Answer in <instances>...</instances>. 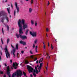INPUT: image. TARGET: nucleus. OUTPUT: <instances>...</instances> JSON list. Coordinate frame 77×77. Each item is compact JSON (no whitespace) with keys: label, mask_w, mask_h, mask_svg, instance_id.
<instances>
[{"label":"nucleus","mask_w":77,"mask_h":77,"mask_svg":"<svg viewBox=\"0 0 77 77\" xmlns=\"http://www.w3.org/2000/svg\"><path fill=\"white\" fill-rule=\"evenodd\" d=\"M35 45L34 43H33V48H34V47H35Z\"/></svg>","instance_id":"c9c22d12"},{"label":"nucleus","mask_w":77,"mask_h":77,"mask_svg":"<svg viewBox=\"0 0 77 77\" xmlns=\"http://www.w3.org/2000/svg\"><path fill=\"white\" fill-rule=\"evenodd\" d=\"M37 69V67H36V66H35V69L36 70L35 71H36Z\"/></svg>","instance_id":"58836bf2"},{"label":"nucleus","mask_w":77,"mask_h":77,"mask_svg":"<svg viewBox=\"0 0 77 77\" xmlns=\"http://www.w3.org/2000/svg\"><path fill=\"white\" fill-rule=\"evenodd\" d=\"M44 49H45V45H44Z\"/></svg>","instance_id":"680f3d73"},{"label":"nucleus","mask_w":77,"mask_h":77,"mask_svg":"<svg viewBox=\"0 0 77 77\" xmlns=\"http://www.w3.org/2000/svg\"><path fill=\"white\" fill-rule=\"evenodd\" d=\"M1 42H2V44L3 45V44H4V42H3V40L2 38H1Z\"/></svg>","instance_id":"a878e982"},{"label":"nucleus","mask_w":77,"mask_h":77,"mask_svg":"<svg viewBox=\"0 0 77 77\" xmlns=\"http://www.w3.org/2000/svg\"><path fill=\"white\" fill-rule=\"evenodd\" d=\"M2 60V57L1 55H0V61H1V60Z\"/></svg>","instance_id":"79ce46f5"},{"label":"nucleus","mask_w":77,"mask_h":77,"mask_svg":"<svg viewBox=\"0 0 77 77\" xmlns=\"http://www.w3.org/2000/svg\"><path fill=\"white\" fill-rule=\"evenodd\" d=\"M18 26L19 27V35L18 34H16V36H17V38H19L20 37V38H21L22 39L24 40V39H27V37L26 35H22V33H23V30H25L26 29H27L28 27L27 24L26 23L25 24V20L22 19V20L20 19L18 22Z\"/></svg>","instance_id":"f257e3e1"},{"label":"nucleus","mask_w":77,"mask_h":77,"mask_svg":"<svg viewBox=\"0 0 77 77\" xmlns=\"http://www.w3.org/2000/svg\"><path fill=\"white\" fill-rule=\"evenodd\" d=\"M43 65V63H40V66L38 67V69H41V68Z\"/></svg>","instance_id":"9b49d317"},{"label":"nucleus","mask_w":77,"mask_h":77,"mask_svg":"<svg viewBox=\"0 0 77 77\" xmlns=\"http://www.w3.org/2000/svg\"><path fill=\"white\" fill-rule=\"evenodd\" d=\"M33 75L34 76V77H36V75L35 73H34V72H33Z\"/></svg>","instance_id":"aec40b11"},{"label":"nucleus","mask_w":77,"mask_h":77,"mask_svg":"<svg viewBox=\"0 0 77 77\" xmlns=\"http://www.w3.org/2000/svg\"><path fill=\"white\" fill-rule=\"evenodd\" d=\"M49 5H50V2H49L48 1V6H49Z\"/></svg>","instance_id":"a19ab883"},{"label":"nucleus","mask_w":77,"mask_h":77,"mask_svg":"<svg viewBox=\"0 0 77 77\" xmlns=\"http://www.w3.org/2000/svg\"><path fill=\"white\" fill-rule=\"evenodd\" d=\"M38 41L37 39H36V40H35V44H36V42H37Z\"/></svg>","instance_id":"5701e85b"},{"label":"nucleus","mask_w":77,"mask_h":77,"mask_svg":"<svg viewBox=\"0 0 77 77\" xmlns=\"http://www.w3.org/2000/svg\"><path fill=\"white\" fill-rule=\"evenodd\" d=\"M30 76L31 77H33V76H32V74H30Z\"/></svg>","instance_id":"09e8293b"},{"label":"nucleus","mask_w":77,"mask_h":77,"mask_svg":"<svg viewBox=\"0 0 77 77\" xmlns=\"http://www.w3.org/2000/svg\"><path fill=\"white\" fill-rule=\"evenodd\" d=\"M37 59H38L37 58H35L34 60V61H36V60H37Z\"/></svg>","instance_id":"c756f323"},{"label":"nucleus","mask_w":77,"mask_h":77,"mask_svg":"<svg viewBox=\"0 0 77 77\" xmlns=\"http://www.w3.org/2000/svg\"><path fill=\"white\" fill-rule=\"evenodd\" d=\"M7 75H8L9 77H11V76L10 75V69L9 66H8L7 67Z\"/></svg>","instance_id":"423d86ee"},{"label":"nucleus","mask_w":77,"mask_h":77,"mask_svg":"<svg viewBox=\"0 0 77 77\" xmlns=\"http://www.w3.org/2000/svg\"><path fill=\"white\" fill-rule=\"evenodd\" d=\"M15 51H16V49L15 48H14V49L13 50V53H15Z\"/></svg>","instance_id":"4be33fe9"},{"label":"nucleus","mask_w":77,"mask_h":77,"mask_svg":"<svg viewBox=\"0 0 77 77\" xmlns=\"http://www.w3.org/2000/svg\"><path fill=\"white\" fill-rule=\"evenodd\" d=\"M16 48L17 50H18V44H16Z\"/></svg>","instance_id":"4468645a"},{"label":"nucleus","mask_w":77,"mask_h":77,"mask_svg":"<svg viewBox=\"0 0 77 77\" xmlns=\"http://www.w3.org/2000/svg\"><path fill=\"white\" fill-rule=\"evenodd\" d=\"M41 60H39V63H41Z\"/></svg>","instance_id":"4d7b16f0"},{"label":"nucleus","mask_w":77,"mask_h":77,"mask_svg":"<svg viewBox=\"0 0 77 77\" xmlns=\"http://www.w3.org/2000/svg\"><path fill=\"white\" fill-rule=\"evenodd\" d=\"M18 63H17L16 62H15V63H13V67H14V69H17V66H18Z\"/></svg>","instance_id":"6e6552de"},{"label":"nucleus","mask_w":77,"mask_h":77,"mask_svg":"<svg viewBox=\"0 0 77 77\" xmlns=\"http://www.w3.org/2000/svg\"><path fill=\"white\" fill-rule=\"evenodd\" d=\"M12 60H10V63H12Z\"/></svg>","instance_id":"c03bdc74"},{"label":"nucleus","mask_w":77,"mask_h":77,"mask_svg":"<svg viewBox=\"0 0 77 77\" xmlns=\"http://www.w3.org/2000/svg\"><path fill=\"white\" fill-rule=\"evenodd\" d=\"M16 12V11H14V16H15Z\"/></svg>","instance_id":"2f4dec72"},{"label":"nucleus","mask_w":77,"mask_h":77,"mask_svg":"<svg viewBox=\"0 0 77 77\" xmlns=\"http://www.w3.org/2000/svg\"><path fill=\"white\" fill-rule=\"evenodd\" d=\"M15 6L16 7V9H17V13H19V8L18 7V5H17V2H16L15 3Z\"/></svg>","instance_id":"1a4fd4ad"},{"label":"nucleus","mask_w":77,"mask_h":77,"mask_svg":"<svg viewBox=\"0 0 77 77\" xmlns=\"http://www.w3.org/2000/svg\"><path fill=\"white\" fill-rule=\"evenodd\" d=\"M38 60H37V61H36L37 64H38Z\"/></svg>","instance_id":"8fccbe9b"},{"label":"nucleus","mask_w":77,"mask_h":77,"mask_svg":"<svg viewBox=\"0 0 77 77\" xmlns=\"http://www.w3.org/2000/svg\"><path fill=\"white\" fill-rule=\"evenodd\" d=\"M33 3V0H31V3L32 4Z\"/></svg>","instance_id":"cd10ccee"},{"label":"nucleus","mask_w":77,"mask_h":77,"mask_svg":"<svg viewBox=\"0 0 77 77\" xmlns=\"http://www.w3.org/2000/svg\"><path fill=\"white\" fill-rule=\"evenodd\" d=\"M47 59H48L49 60H50V56H49V55H48V57H47Z\"/></svg>","instance_id":"6ab92c4d"},{"label":"nucleus","mask_w":77,"mask_h":77,"mask_svg":"<svg viewBox=\"0 0 77 77\" xmlns=\"http://www.w3.org/2000/svg\"><path fill=\"white\" fill-rule=\"evenodd\" d=\"M18 54H19V53H17V58H18Z\"/></svg>","instance_id":"603ef678"},{"label":"nucleus","mask_w":77,"mask_h":77,"mask_svg":"<svg viewBox=\"0 0 77 77\" xmlns=\"http://www.w3.org/2000/svg\"><path fill=\"white\" fill-rule=\"evenodd\" d=\"M29 63V61H28L27 60H26V61H25V64H28V63Z\"/></svg>","instance_id":"f3484780"},{"label":"nucleus","mask_w":77,"mask_h":77,"mask_svg":"<svg viewBox=\"0 0 77 77\" xmlns=\"http://www.w3.org/2000/svg\"><path fill=\"white\" fill-rule=\"evenodd\" d=\"M30 34L31 36H32V37H36V32H35V31L33 32L32 31H30Z\"/></svg>","instance_id":"0eeeda50"},{"label":"nucleus","mask_w":77,"mask_h":77,"mask_svg":"<svg viewBox=\"0 0 77 77\" xmlns=\"http://www.w3.org/2000/svg\"><path fill=\"white\" fill-rule=\"evenodd\" d=\"M11 47H12V48H14V47L13 46H12V45H11Z\"/></svg>","instance_id":"5fc2aeb1"},{"label":"nucleus","mask_w":77,"mask_h":77,"mask_svg":"<svg viewBox=\"0 0 77 77\" xmlns=\"http://www.w3.org/2000/svg\"><path fill=\"white\" fill-rule=\"evenodd\" d=\"M14 73H13L12 75V77H14Z\"/></svg>","instance_id":"ea45409f"},{"label":"nucleus","mask_w":77,"mask_h":77,"mask_svg":"<svg viewBox=\"0 0 77 77\" xmlns=\"http://www.w3.org/2000/svg\"><path fill=\"white\" fill-rule=\"evenodd\" d=\"M29 0H25L26 2H28Z\"/></svg>","instance_id":"69168bd1"},{"label":"nucleus","mask_w":77,"mask_h":77,"mask_svg":"<svg viewBox=\"0 0 77 77\" xmlns=\"http://www.w3.org/2000/svg\"><path fill=\"white\" fill-rule=\"evenodd\" d=\"M2 33H3V34L4 35V31L3 28H2Z\"/></svg>","instance_id":"bb28decb"},{"label":"nucleus","mask_w":77,"mask_h":77,"mask_svg":"<svg viewBox=\"0 0 77 77\" xmlns=\"http://www.w3.org/2000/svg\"><path fill=\"white\" fill-rule=\"evenodd\" d=\"M7 30L8 31H9V27L8 26H7Z\"/></svg>","instance_id":"393cba45"},{"label":"nucleus","mask_w":77,"mask_h":77,"mask_svg":"<svg viewBox=\"0 0 77 77\" xmlns=\"http://www.w3.org/2000/svg\"><path fill=\"white\" fill-rule=\"evenodd\" d=\"M46 31H47V32H48V28L47 29H46Z\"/></svg>","instance_id":"de8ad7c7"},{"label":"nucleus","mask_w":77,"mask_h":77,"mask_svg":"<svg viewBox=\"0 0 77 77\" xmlns=\"http://www.w3.org/2000/svg\"><path fill=\"white\" fill-rule=\"evenodd\" d=\"M7 11H8V14H10V8H7Z\"/></svg>","instance_id":"dca6fc26"},{"label":"nucleus","mask_w":77,"mask_h":77,"mask_svg":"<svg viewBox=\"0 0 77 77\" xmlns=\"http://www.w3.org/2000/svg\"><path fill=\"white\" fill-rule=\"evenodd\" d=\"M48 47H49V46H50L49 42H48Z\"/></svg>","instance_id":"13d9d810"},{"label":"nucleus","mask_w":77,"mask_h":77,"mask_svg":"<svg viewBox=\"0 0 77 77\" xmlns=\"http://www.w3.org/2000/svg\"><path fill=\"white\" fill-rule=\"evenodd\" d=\"M35 72H36V74H38V70L37 69V68L36 69V71H35Z\"/></svg>","instance_id":"b1692460"},{"label":"nucleus","mask_w":77,"mask_h":77,"mask_svg":"<svg viewBox=\"0 0 77 77\" xmlns=\"http://www.w3.org/2000/svg\"><path fill=\"white\" fill-rule=\"evenodd\" d=\"M48 63H47V67H46V71H48Z\"/></svg>","instance_id":"c85d7f7f"},{"label":"nucleus","mask_w":77,"mask_h":77,"mask_svg":"<svg viewBox=\"0 0 77 77\" xmlns=\"http://www.w3.org/2000/svg\"><path fill=\"white\" fill-rule=\"evenodd\" d=\"M16 74L17 77H21L23 75V73L20 70H17Z\"/></svg>","instance_id":"20e7f679"},{"label":"nucleus","mask_w":77,"mask_h":77,"mask_svg":"<svg viewBox=\"0 0 77 77\" xmlns=\"http://www.w3.org/2000/svg\"><path fill=\"white\" fill-rule=\"evenodd\" d=\"M46 54L47 55H48V53H46Z\"/></svg>","instance_id":"338daca9"},{"label":"nucleus","mask_w":77,"mask_h":77,"mask_svg":"<svg viewBox=\"0 0 77 77\" xmlns=\"http://www.w3.org/2000/svg\"><path fill=\"white\" fill-rule=\"evenodd\" d=\"M39 71V72H40V68H39V69H38Z\"/></svg>","instance_id":"052dcab7"},{"label":"nucleus","mask_w":77,"mask_h":77,"mask_svg":"<svg viewBox=\"0 0 77 77\" xmlns=\"http://www.w3.org/2000/svg\"><path fill=\"white\" fill-rule=\"evenodd\" d=\"M37 24H38L37 23H36V22H35V26H37Z\"/></svg>","instance_id":"f704fd0d"},{"label":"nucleus","mask_w":77,"mask_h":77,"mask_svg":"<svg viewBox=\"0 0 77 77\" xmlns=\"http://www.w3.org/2000/svg\"><path fill=\"white\" fill-rule=\"evenodd\" d=\"M5 54L6 56V57L7 59H8L9 57V58H10L11 57V56L10 55V54L8 51V47L7 46H6L5 48Z\"/></svg>","instance_id":"7ed1b4c3"},{"label":"nucleus","mask_w":77,"mask_h":77,"mask_svg":"<svg viewBox=\"0 0 77 77\" xmlns=\"http://www.w3.org/2000/svg\"><path fill=\"white\" fill-rule=\"evenodd\" d=\"M1 16H3V17L1 19V22H2V23H4V20L5 19V18L7 23H8V17H7V14L5 12H4L3 11H2L1 13L0 12V18H1Z\"/></svg>","instance_id":"f03ea898"},{"label":"nucleus","mask_w":77,"mask_h":77,"mask_svg":"<svg viewBox=\"0 0 77 77\" xmlns=\"http://www.w3.org/2000/svg\"><path fill=\"white\" fill-rule=\"evenodd\" d=\"M4 77H6V75H5L4 76Z\"/></svg>","instance_id":"e2e57ef3"},{"label":"nucleus","mask_w":77,"mask_h":77,"mask_svg":"<svg viewBox=\"0 0 77 77\" xmlns=\"http://www.w3.org/2000/svg\"><path fill=\"white\" fill-rule=\"evenodd\" d=\"M11 7L12 9H13V6H12V3H11Z\"/></svg>","instance_id":"4c0bfd02"},{"label":"nucleus","mask_w":77,"mask_h":77,"mask_svg":"<svg viewBox=\"0 0 77 77\" xmlns=\"http://www.w3.org/2000/svg\"><path fill=\"white\" fill-rule=\"evenodd\" d=\"M31 24L32 25H33L34 24V21L32 20H31Z\"/></svg>","instance_id":"412c9836"},{"label":"nucleus","mask_w":77,"mask_h":77,"mask_svg":"<svg viewBox=\"0 0 77 77\" xmlns=\"http://www.w3.org/2000/svg\"><path fill=\"white\" fill-rule=\"evenodd\" d=\"M29 30L28 29H27L26 30V31L25 32V35H28V33L29 32Z\"/></svg>","instance_id":"ddd939ff"},{"label":"nucleus","mask_w":77,"mask_h":77,"mask_svg":"<svg viewBox=\"0 0 77 77\" xmlns=\"http://www.w3.org/2000/svg\"><path fill=\"white\" fill-rule=\"evenodd\" d=\"M51 48H52V50H53V49L54 48V46H52V45H51Z\"/></svg>","instance_id":"72a5a7b5"},{"label":"nucleus","mask_w":77,"mask_h":77,"mask_svg":"<svg viewBox=\"0 0 77 77\" xmlns=\"http://www.w3.org/2000/svg\"><path fill=\"white\" fill-rule=\"evenodd\" d=\"M16 72H15L14 73V77H16Z\"/></svg>","instance_id":"3c124183"},{"label":"nucleus","mask_w":77,"mask_h":77,"mask_svg":"<svg viewBox=\"0 0 77 77\" xmlns=\"http://www.w3.org/2000/svg\"><path fill=\"white\" fill-rule=\"evenodd\" d=\"M35 51H36V53H37V49H36V48H35Z\"/></svg>","instance_id":"bf43d9fd"},{"label":"nucleus","mask_w":77,"mask_h":77,"mask_svg":"<svg viewBox=\"0 0 77 77\" xmlns=\"http://www.w3.org/2000/svg\"><path fill=\"white\" fill-rule=\"evenodd\" d=\"M37 67H38L39 65H38V64H37Z\"/></svg>","instance_id":"0e129e2a"},{"label":"nucleus","mask_w":77,"mask_h":77,"mask_svg":"<svg viewBox=\"0 0 77 77\" xmlns=\"http://www.w3.org/2000/svg\"><path fill=\"white\" fill-rule=\"evenodd\" d=\"M4 65H5V66H7V64H6V63H5L4 64Z\"/></svg>","instance_id":"49530a36"},{"label":"nucleus","mask_w":77,"mask_h":77,"mask_svg":"<svg viewBox=\"0 0 77 77\" xmlns=\"http://www.w3.org/2000/svg\"><path fill=\"white\" fill-rule=\"evenodd\" d=\"M10 41V39L9 38H7V44H8L9 42Z\"/></svg>","instance_id":"f8f14e48"},{"label":"nucleus","mask_w":77,"mask_h":77,"mask_svg":"<svg viewBox=\"0 0 77 77\" xmlns=\"http://www.w3.org/2000/svg\"><path fill=\"white\" fill-rule=\"evenodd\" d=\"M26 67L29 73H30V72H32V71H33L34 69L31 66H29V65H27L26 66Z\"/></svg>","instance_id":"39448f33"},{"label":"nucleus","mask_w":77,"mask_h":77,"mask_svg":"<svg viewBox=\"0 0 77 77\" xmlns=\"http://www.w3.org/2000/svg\"><path fill=\"white\" fill-rule=\"evenodd\" d=\"M24 53V51H21V53H22V54H23V53Z\"/></svg>","instance_id":"e433bc0d"},{"label":"nucleus","mask_w":77,"mask_h":77,"mask_svg":"<svg viewBox=\"0 0 77 77\" xmlns=\"http://www.w3.org/2000/svg\"><path fill=\"white\" fill-rule=\"evenodd\" d=\"M15 53H13V55L14 56L15 55Z\"/></svg>","instance_id":"774afa93"},{"label":"nucleus","mask_w":77,"mask_h":77,"mask_svg":"<svg viewBox=\"0 0 77 77\" xmlns=\"http://www.w3.org/2000/svg\"><path fill=\"white\" fill-rule=\"evenodd\" d=\"M38 48V46H37V45H36V46H35V48H36V49H37V50Z\"/></svg>","instance_id":"37998d69"},{"label":"nucleus","mask_w":77,"mask_h":77,"mask_svg":"<svg viewBox=\"0 0 77 77\" xmlns=\"http://www.w3.org/2000/svg\"><path fill=\"white\" fill-rule=\"evenodd\" d=\"M23 74L24 76H25V77H26V73H25V72H24V71H23Z\"/></svg>","instance_id":"a211bd4d"},{"label":"nucleus","mask_w":77,"mask_h":77,"mask_svg":"<svg viewBox=\"0 0 77 77\" xmlns=\"http://www.w3.org/2000/svg\"><path fill=\"white\" fill-rule=\"evenodd\" d=\"M36 72V70H35V69H34V72Z\"/></svg>","instance_id":"6e6d98bb"},{"label":"nucleus","mask_w":77,"mask_h":77,"mask_svg":"<svg viewBox=\"0 0 77 77\" xmlns=\"http://www.w3.org/2000/svg\"><path fill=\"white\" fill-rule=\"evenodd\" d=\"M30 53L31 54H32L33 53H32V51H30Z\"/></svg>","instance_id":"473e14b6"},{"label":"nucleus","mask_w":77,"mask_h":77,"mask_svg":"<svg viewBox=\"0 0 77 77\" xmlns=\"http://www.w3.org/2000/svg\"><path fill=\"white\" fill-rule=\"evenodd\" d=\"M30 57H31V58H32V59H33V55H31Z\"/></svg>","instance_id":"a18cd8bd"},{"label":"nucleus","mask_w":77,"mask_h":77,"mask_svg":"<svg viewBox=\"0 0 77 77\" xmlns=\"http://www.w3.org/2000/svg\"><path fill=\"white\" fill-rule=\"evenodd\" d=\"M0 53L1 54L2 56L3 54H2V51H0Z\"/></svg>","instance_id":"7c9ffc66"},{"label":"nucleus","mask_w":77,"mask_h":77,"mask_svg":"<svg viewBox=\"0 0 77 77\" xmlns=\"http://www.w3.org/2000/svg\"><path fill=\"white\" fill-rule=\"evenodd\" d=\"M32 11V9H31V8H29V12L30 13H31Z\"/></svg>","instance_id":"2eb2a0df"},{"label":"nucleus","mask_w":77,"mask_h":77,"mask_svg":"<svg viewBox=\"0 0 77 77\" xmlns=\"http://www.w3.org/2000/svg\"><path fill=\"white\" fill-rule=\"evenodd\" d=\"M1 74H3V72H2H2H1Z\"/></svg>","instance_id":"864d4df0"},{"label":"nucleus","mask_w":77,"mask_h":77,"mask_svg":"<svg viewBox=\"0 0 77 77\" xmlns=\"http://www.w3.org/2000/svg\"><path fill=\"white\" fill-rule=\"evenodd\" d=\"M20 44H23V45H26V42H24V41L21 40V41H20Z\"/></svg>","instance_id":"9d476101"}]
</instances>
